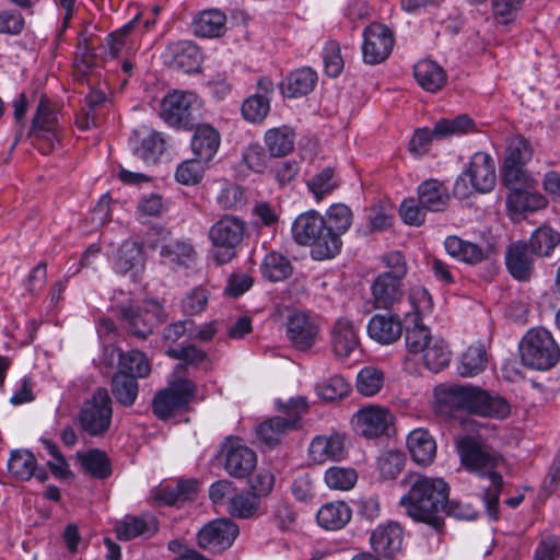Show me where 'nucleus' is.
Here are the masks:
<instances>
[{"instance_id": "58836bf2", "label": "nucleus", "mask_w": 560, "mask_h": 560, "mask_svg": "<svg viewBox=\"0 0 560 560\" xmlns=\"http://www.w3.org/2000/svg\"><path fill=\"white\" fill-rule=\"evenodd\" d=\"M444 247L448 255L468 265H477L488 258L487 252L479 245L462 240L458 236H447Z\"/></svg>"}, {"instance_id": "6e6d98bb", "label": "nucleus", "mask_w": 560, "mask_h": 560, "mask_svg": "<svg viewBox=\"0 0 560 560\" xmlns=\"http://www.w3.org/2000/svg\"><path fill=\"white\" fill-rule=\"evenodd\" d=\"M324 479L329 489L347 491L354 487L358 475L353 468L332 466L325 471Z\"/></svg>"}, {"instance_id": "c9c22d12", "label": "nucleus", "mask_w": 560, "mask_h": 560, "mask_svg": "<svg viewBox=\"0 0 560 560\" xmlns=\"http://www.w3.org/2000/svg\"><path fill=\"white\" fill-rule=\"evenodd\" d=\"M8 469L20 480H30L33 476L40 481L47 479L46 471L37 470L35 456L26 450H15L11 453Z\"/></svg>"}, {"instance_id": "c03bdc74", "label": "nucleus", "mask_w": 560, "mask_h": 560, "mask_svg": "<svg viewBox=\"0 0 560 560\" xmlns=\"http://www.w3.org/2000/svg\"><path fill=\"white\" fill-rule=\"evenodd\" d=\"M160 255L164 264L183 267H188L197 256L194 246L185 241H176L162 246Z\"/></svg>"}, {"instance_id": "4468645a", "label": "nucleus", "mask_w": 560, "mask_h": 560, "mask_svg": "<svg viewBox=\"0 0 560 560\" xmlns=\"http://www.w3.org/2000/svg\"><path fill=\"white\" fill-rule=\"evenodd\" d=\"M238 526L228 518L209 522L197 534L198 546L211 552H221L232 546L238 536Z\"/></svg>"}, {"instance_id": "8fccbe9b", "label": "nucleus", "mask_w": 560, "mask_h": 560, "mask_svg": "<svg viewBox=\"0 0 560 560\" xmlns=\"http://www.w3.org/2000/svg\"><path fill=\"white\" fill-rule=\"evenodd\" d=\"M78 457L85 472L94 478L104 479L110 476L112 467L107 455L100 450L79 453Z\"/></svg>"}, {"instance_id": "7c9ffc66", "label": "nucleus", "mask_w": 560, "mask_h": 560, "mask_svg": "<svg viewBox=\"0 0 560 560\" xmlns=\"http://www.w3.org/2000/svg\"><path fill=\"white\" fill-rule=\"evenodd\" d=\"M219 131L208 124L197 125L191 138V149L195 156L206 161L212 160L220 147Z\"/></svg>"}, {"instance_id": "ddd939ff", "label": "nucleus", "mask_w": 560, "mask_h": 560, "mask_svg": "<svg viewBox=\"0 0 560 560\" xmlns=\"http://www.w3.org/2000/svg\"><path fill=\"white\" fill-rule=\"evenodd\" d=\"M353 430L366 439H376L389 433L394 424L393 413L380 405L361 407L351 420Z\"/></svg>"}, {"instance_id": "69168bd1", "label": "nucleus", "mask_w": 560, "mask_h": 560, "mask_svg": "<svg viewBox=\"0 0 560 560\" xmlns=\"http://www.w3.org/2000/svg\"><path fill=\"white\" fill-rule=\"evenodd\" d=\"M323 61L326 73L331 77H338L343 69V59L340 54V46L337 42L330 40L323 49Z\"/></svg>"}, {"instance_id": "338daca9", "label": "nucleus", "mask_w": 560, "mask_h": 560, "mask_svg": "<svg viewBox=\"0 0 560 560\" xmlns=\"http://www.w3.org/2000/svg\"><path fill=\"white\" fill-rule=\"evenodd\" d=\"M443 512L456 520L471 521L478 515V510L467 499L445 500Z\"/></svg>"}, {"instance_id": "6ab92c4d", "label": "nucleus", "mask_w": 560, "mask_h": 560, "mask_svg": "<svg viewBox=\"0 0 560 560\" xmlns=\"http://www.w3.org/2000/svg\"><path fill=\"white\" fill-rule=\"evenodd\" d=\"M275 85L267 78H260L257 81V93L248 96L242 104V115L244 119L252 124H259L265 120L270 110V100L273 94Z\"/></svg>"}, {"instance_id": "6e6552de", "label": "nucleus", "mask_w": 560, "mask_h": 560, "mask_svg": "<svg viewBox=\"0 0 560 560\" xmlns=\"http://www.w3.org/2000/svg\"><path fill=\"white\" fill-rule=\"evenodd\" d=\"M495 185V166L493 159L485 153H475L465 172L456 179L454 192L467 197L471 190L489 192Z\"/></svg>"}, {"instance_id": "aec40b11", "label": "nucleus", "mask_w": 560, "mask_h": 560, "mask_svg": "<svg viewBox=\"0 0 560 560\" xmlns=\"http://www.w3.org/2000/svg\"><path fill=\"white\" fill-rule=\"evenodd\" d=\"M404 539V532L399 523L389 521L380 524L371 534L370 544L372 549L385 558H394L400 552Z\"/></svg>"}, {"instance_id": "39448f33", "label": "nucleus", "mask_w": 560, "mask_h": 560, "mask_svg": "<svg viewBox=\"0 0 560 560\" xmlns=\"http://www.w3.org/2000/svg\"><path fill=\"white\" fill-rule=\"evenodd\" d=\"M246 232V223L235 215H223L209 230L213 258L219 265L236 257Z\"/></svg>"}, {"instance_id": "412c9836", "label": "nucleus", "mask_w": 560, "mask_h": 560, "mask_svg": "<svg viewBox=\"0 0 560 560\" xmlns=\"http://www.w3.org/2000/svg\"><path fill=\"white\" fill-rule=\"evenodd\" d=\"M346 454V435L338 432L329 435H317L308 446L310 458L316 464L342 460Z\"/></svg>"}, {"instance_id": "bf43d9fd", "label": "nucleus", "mask_w": 560, "mask_h": 560, "mask_svg": "<svg viewBox=\"0 0 560 560\" xmlns=\"http://www.w3.org/2000/svg\"><path fill=\"white\" fill-rule=\"evenodd\" d=\"M271 158L270 153L259 143H252L242 152V162L244 165L248 170L259 174L268 168Z\"/></svg>"}, {"instance_id": "72a5a7b5", "label": "nucleus", "mask_w": 560, "mask_h": 560, "mask_svg": "<svg viewBox=\"0 0 560 560\" xmlns=\"http://www.w3.org/2000/svg\"><path fill=\"white\" fill-rule=\"evenodd\" d=\"M470 411L483 416L505 418L510 413L509 402L500 396H491L488 392L475 387Z\"/></svg>"}, {"instance_id": "473e14b6", "label": "nucleus", "mask_w": 560, "mask_h": 560, "mask_svg": "<svg viewBox=\"0 0 560 560\" xmlns=\"http://www.w3.org/2000/svg\"><path fill=\"white\" fill-rule=\"evenodd\" d=\"M406 348L410 354H421L436 337L431 335L430 328L417 315H406Z\"/></svg>"}, {"instance_id": "052dcab7", "label": "nucleus", "mask_w": 560, "mask_h": 560, "mask_svg": "<svg viewBox=\"0 0 560 560\" xmlns=\"http://www.w3.org/2000/svg\"><path fill=\"white\" fill-rule=\"evenodd\" d=\"M141 261V248L135 242H125L117 250L114 267L117 272L126 273Z\"/></svg>"}, {"instance_id": "f3484780", "label": "nucleus", "mask_w": 560, "mask_h": 560, "mask_svg": "<svg viewBox=\"0 0 560 560\" xmlns=\"http://www.w3.org/2000/svg\"><path fill=\"white\" fill-rule=\"evenodd\" d=\"M30 136L35 140H44L48 148L58 142V117L55 105L42 97L30 130Z\"/></svg>"}, {"instance_id": "4c0bfd02", "label": "nucleus", "mask_w": 560, "mask_h": 560, "mask_svg": "<svg viewBox=\"0 0 560 560\" xmlns=\"http://www.w3.org/2000/svg\"><path fill=\"white\" fill-rule=\"evenodd\" d=\"M352 511L343 501L324 504L317 512L316 520L327 530L343 528L351 520Z\"/></svg>"}, {"instance_id": "b1692460", "label": "nucleus", "mask_w": 560, "mask_h": 560, "mask_svg": "<svg viewBox=\"0 0 560 560\" xmlns=\"http://www.w3.org/2000/svg\"><path fill=\"white\" fill-rule=\"evenodd\" d=\"M164 58L170 67L190 73L199 68L201 52L192 42L179 40L167 46Z\"/></svg>"}, {"instance_id": "f8f14e48", "label": "nucleus", "mask_w": 560, "mask_h": 560, "mask_svg": "<svg viewBox=\"0 0 560 560\" xmlns=\"http://www.w3.org/2000/svg\"><path fill=\"white\" fill-rule=\"evenodd\" d=\"M112 415L110 397L105 388L98 387L92 397L83 404L80 411V423L90 435H103L109 429Z\"/></svg>"}, {"instance_id": "423d86ee", "label": "nucleus", "mask_w": 560, "mask_h": 560, "mask_svg": "<svg viewBox=\"0 0 560 560\" xmlns=\"http://www.w3.org/2000/svg\"><path fill=\"white\" fill-rule=\"evenodd\" d=\"M520 352L524 365L535 370H548L560 358L557 342L545 328L530 329L520 343Z\"/></svg>"}, {"instance_id": "09e8293b", "label": "nucleus", "mask_w": 560, "mask_h": 560, "mask_svg": "<svg viewBox=\"0 0 560 560\" xmlns=\"http://www.w3.org/2000/svg\"><path fill=\"white\" fill-rule=\"evenodd\" d=\"M487 352L481 343L472 345L462 354L458 373L470 377L482 372L487 366Z\"/></svg>"}, {"instance_id": "c85d7f7f", "label": "nucleus", "mask_w": 560, "mask_h": 560, "mask_svg": "<svg viewBox=\"0 0 560 560\" xmlns=\"http://www.w3.org/2000/svg\"><path fill=\"white\" fill-rule=\"evenodd\" d=\"M474 390V386L442 385L435 388V398L438 404L448 411L456 409H466L470 411Z\"/></svg>"}, {"instance_id": "5701e85b", "label": "nucleus", "mask_w": 560, "mask_h": 560, "mask_svg": "<svg viewBox=\"0 0 560 560\" xmlns=\"http://www.w3.org/2000/svg\"><path fill=\"white\" fill-rule=\"evenodd\" d=\"M256 453L238 440H229L225 454V470L234 478L247 477L256 467Z\"/></svg>"}, {"instance_id": "f03ea898", "label": "nucleus", "mask_w": 560, "mask_h": 560, "mask_svg": "<svg viewBox=\"0 0 560 560\" xmlns=\"http://www.w3.org/2000/svg\"><path fill=\"white\" fill-rule=\"evenodd\" d=\"M455 445L460 465L468 472L490 480L491 485L485 489L482 499L489 515L497 518L503 485V478L498 471V467L503 462L502 456L480 436H459Z\"/></svg>"}, {"instance_id": "7ed1b4c3", "label": "nucleus", "mask_w": 560, "mask_h": 560, "mask_svg": "<svg viewBox=\"0 0 560 560\" xmlns=\"http://www.w3.org/2000/svg\"><path fill=\"white\" fill-rule=\"evenodd\" d=\"M292 237L302 246L312 247V256L315 259H330L339 254L342 242L327 230L326 221L315 210L299 214L292 223Z\"/></svg>"}, {"instance_id": "79ce46f5", "label": "nucleus", "mask_w": 560, "mask_h": 560, "mask_svg": "<svg viewBox=\"0 0 560 560\" xmlns=\"http://www.w3.org/2000/svg\"><path fill=\"white\" fill-rule=\"evenodd\" d=\"M547 207V199L537 192H529L523 188L512 190L506 197V209L510 214L535 212Z\"/></svg>"}, {"instance_id": "e433bc0d", "label": "nucleus", "mask_w": 560, "mask_h": 560, "mask_svg": "<svg viewBox=\"0 0 560 560\" xmlns=\"http://www.w3.org/2000/svg\"><path fill=\"white\" fill-rule=\"evenodd\" d=\"M418 201L428 211H443L450 201V194L443 183L428 179L418 187Z\"/></svg>"}, {"instance_id": "2eb2a0df", "label": "nucleus", "mask_w": 560, "mask_h": 560, "mask_svg": "<svg viewBox=\"0 0 560 560\" xmlns=\"http://www.w3.org/2000/svg\"><path fill=\"white\" fill-rule=\"evenodd\" d=\"M362 54L366 63L383 62L390 55L394 47V35L384 24L372 23L363 33Z\"/></svg>"}, {"instance_id": "a19ab883", "label": "nucleus", "mask_w": 560, "mask_h": 560, "mask_svg": "<svg viewBox=\"0 0 560 560\" xmlns=\"http://www.w3.org/2000/svg\"><path fill=\"white\" fill-rule=\"evenodd\" d=\"M527 245L536 257H550L560 245V232L550 225L542 224L533 231Z\"/></svg>"}, {"instance_id": "4d7b16f0", "label": "nucleus", "mask_w": 560, "mask_h": 560, "mask_svg": "<svg viewBox=\"0 0 560 560\" xmlns=\"http://www.w3.org/2000/svg\"><path fill=\"white\" fill-rule=\"evenodd\" d=\"M208 161L200 158L186 160L180 163L175 172L176 180L183 185L198 184L205 173Z\"/></svg>"}, {"instance_id": "774afa93", "label": "nucleus", "mask_w": 560, "mask_h": 560, "mask_svg": "<svg viewBox=\"0 0 560 560\" xmlns=\"http://www.w3.org/2000/svg\"><path fill=\"white\" fill-rule=\"evenodd\" d=\"M409 303L412 312L406 315H417L422 318L423 314L430 313L433 307V302L430 293L423 287H415L409 292Z\"/></svg>"}, {"instance_id": "2f4dec72", "label": "nucleus", "mask_w": 560, "mask_h": 560, "mask_svg": "<svg viewBox=\"0 0 560 560\" xmlns=\"http://www.w3.org/2000/svg\"><path fill=\"white\" fill-rule=\"evenodd\" d=\"M413 75L418 84L425 91L436 93L446 83L445 70L435 61L423 59L413 67Z\"/></svg>"}, {"instance_id": "a211bd4d", "label": "nucleus", "mask_w": 560, "mask_h": 560, "mask_svg": "<svg viewBox=\"0 0 560 560\" xmlns=\"http://www.w3.org/2000/svg\"><path fill=\"white\" fill-rule=\"evenodd\" d=\"M533 256L526 241L511 243L505 249L504 257L509 273L520 282L529 281L535 269Z\"/></svg>"}, {"instance_id": "ea45409f", "label": "nucleus", "mask_w": 560, "mask_h": 560, "mask_svg": "<svg viewBox=\"0 0 560 560\" xmlns=\"http://www.w3.org/2000/svg\"><path fill=\"white\" fill-rule=\"evenodd\" d=\"M264 142L270 153V156H285L294 149L295 132L287 125L273 127L265 132Z\"/></svg>"}, {"instance_id": "f704fd0d", "label": "nucleus", "mask_w": 560, "mask_h": 560, "mask_svg": "<svg viewBox=\"0 0 560 560\" xmlns=\"http://www.w3.org/2000/svg\"><path fill=\"white\" fill-rule=\"evenodd\" d=\"M192 30L198 37H219L226 31V16L218 9L201 11L192 21Z\"/></svg>"}, {"instance_id": "e2e57ef3", "label": "nucleus", "mask_w": 560, "mask_h": 560, "mask_svg": "<svg viewBox=\"0 0 560 560\" xmlns=\"http://www.w3.org/2000/svg\"><path fill=\"white\" fill-rule=\"evenodd\" d=\"M350 392V384L345 377L335 375L316 385V393L318 397L326 401H334L348 395Z\"/></svg>"}, {"instance_id": "9d476101", "label": "nucleus", "mask_w": 560, "mask_h": 560, "mask_svg": "<svg viewBox=\"0 0 560 560\" xmlns=\"http://www.w3.org/2000/svg\"><path fill=\"white\" fill-rule=\"evenodd\" d=\"M196 384L188 378H178L160 390L152 402L153 413L161 420L186 409L196 397Z\"/></svg>"}, {"instance_id": "a878e982", "label": "nucleus", "mask_w": 560, "mask_h": 560, "mask_svg": "<svg viewBox=\"0 0 560 560\" xmlns=\"http://www.w3.org/2000/svg\"><path fill=\"white\" fill-rule=\"evenodd\" d=\"M369 336L381 345L396 342L402 334V325L399 316L374 315L368 324Z\"/></svg>"}, {"instance_id": "bb28decb", "label": "nucleus", "mask_w": 560, "mask_h": 560, "mask_svg": "<svg viewBox=\"0 0 560 560\" xmlns=\"http://www.w3.org/2000/svg\"><path fill=\"white\" fill-rule=\"evenodd\" d=\"M407 447L411 458L419 465H429L436 455V443L425 429H415L407 436Z\"/></svg>"}, {"instance_id": "0eeeda50", "label": "nucleus", "mask_w": 560, "mask_h": 560, "mask_svg": "<svg viewBox=\"0 0 560 560\" xmlns=\"http://www.w3.org/2000/svg\"><path fill=\"white\" fill-rule=\"evenodd\" d=\"M202 105L192 92L173 91L162 100L160 116L170 126L191 128L201 118Z\"/></svg>"}, {"instance_id": "cd10ccee", "label": "nucleus", "mask_w": 560, "mask_h": 560, "mask_svg": "<svg viewBox=\"0 0 560 560\" xmlns=\"http://www.w3.org/2000/svg\"><path fill=\"white\" fill-rule=\"evenodd\" d=\"M115 532L120 540H131L139 536L151 537L158 532V522L153 516L126 515L116 523Z\"/></svg>"}, {"instance_id": "0e129e2a", "label": "nucleus", "mask_w": 560, "mask_h": 560, "mask_svg": "<svg viewBox=\"0 0 560 560\" xmlns=\"http://www.w3.org/2000/svg\"><path fill=\"white\" fill-rule=\"evenodd\" d=\"M532 156V147L523 136H514L509 140L505 162L525 165Z\"/></svg>"}, {"instance_id": "5fc2aeb1", "label": "nucleus", "mask_w": 560, "mask_h": 560, "mask_svg": "<svg viewBox=\"0 0 560 560\" xmlns=\"http://www.w3.org/2000/svg\"><path fill=\"white\" fill-rule=\"evenodd\" d=\"M325 221L327 230L337 234V237L340 238V235L346 233L351 226L352 212L348 206L336 203L327 210Z\"/></svg>"}, {"instance_id": "680f3d73", "label": "nucleus", "mask_w": 560, "mask_h": 560, "mask_svg": "<svg viewBox=\"0 0 560 560\" xmlns=\"http://www.w3.org/2000/svg\"><path fill=\"white\" fill-rule=\"evenodd\" d=\"M404 465L405 456L398 451L384 452L377 458V469L384 480L395 479L401 472Z\"/></svg>"}, {"instance_id": "c756f323", "label": "nucleus", "mask_w": 560, "mask_h": 560, "mask_svg": "<svg viewBox=\"0 0 560 560\" xmlns=\"http://www.w3.org/2000/svg\"><path fill=\"white\" fill-rule=\"evenodd\" d=\"M317 73L310 67L292 71L281 83V92L287 97H301L311 93L317 83Z\"/></svg>"}, {"instance_id": "dca6fc26", "label": "nucleus", "mask_w": 560, "mask_h": 560, "mask_svg": "<svg viewBox=\"0 0 560 560\" xmlns=\"http://www.w3.org/2000/svg\"><path fill=\"white\" fill-rule=\"evenodd\" d=\"M371 295L375 310H393L404 298L402 281L390 272H382L371 284Z\"/></svg>"}, {"instance_id": "13d9d810", "label": "nucleus", "mask_w": 560, "mask_h": 560, "mask_svg": "<svg viewBox=\"0 0 560 560\" xmlns=\"http://www.w3.org/2000/svg\"><path fill=\"white\" fill-rule=\"evenodd\" d=\"M258 508L259 499L249 491L234 494L229 502L230 514L240 518L252 517Z\"/></svg>"}, {"instance_id": "1a4fd4ad", "label": "nucleus", "mask_w": 560, "mask_h": 560, "mask_svg": "<svg viewBox=\"0 0 560 560\" xmlns=\"http://www.w3.org/2000/svg\"><path fill=\"white\" fill-rule=\"evenodd\" d=\"M165 318L164 308L155 301L120 307V319L125 328L132 337L141 340L148 339Z\"/></svg>"}, {"instance_id": "9b49d317", "label": "nucleus", "mask_w": 560, "mask_h": 560, "mask_svg": "<svg viewBox=\"0 0 560 560\" xmlns=\"http://www.w3.org/2000/svg\"><path fill=\"white\" fill-rule=\"evenodd\" d=\"M285 337L298 351L311 350L320 337V318L307 311L293 310L284 322Z\"/></svg>"}, {"instance_id": "37998d69", "label": "nucleus", "mask_w": 560, "mask_h": 560, "mask_svg": "<svg viewBox=\"0 0 560 560\" xmlns=\"http://www.w3.org/2000/svg\"><path fill=\"white\" fill-rule=\"evenodd\" d=\"M451 354L447 343L436 337L421 353V360L429 371L438 373L450 364Z\"/></svg>"}, {"instance_id": "f257e3e1", "label": "nucleus", "mask_w": 560, "mask_h": 560, "mask_svg": "<svg viewBox=\"0 0 560 560\" xmlns=\"http://www.w3.org/2000/svg\"><path fill=\"white\" fill-rule=\"evenodd\" d=\"M409 488L399 505L416 522L424 523L436 533L444 528L443 505L448 495V486L440 478H429L409 472L401 481Z\"/></svg>"}, {"instance_id": "864d4df0", "label": "nucleus", "mask_w": 560, "mask_h": 560, "mask_svg": "<svg viewBox=\"0 0 560 560\" xmlns=\"http://www.w3.org/2000/svg\"><path fill=\"white\" fill-rule=\"evenodd\" d=\"M385 375L382 370L374 366L363 368L357 375V390L366 397L380 393L383 388Z\"/></svg>"}, {"instance_id": "49530a36", "label": "nucleus", "mask_w": 560, "mask_h": 560, "mask_svg": "<svg viewBox=\"0 0 560 560\" xmlns=\"http://www.w3.org/2000/svg\"><path fill=\"white\" fill-rule=\"evenodd\" d=\"M260 270L265 279L270 282H279L292 275L293 267L285 256L272 252L265 256Z\"/></svg>"}, {"instance_id": "20e7f679", "label": "nucleus", "mask_w": 560, "mask_h": 560, "mask_svg": "<svg viewBox=\"0 0 560 560\" xmlns=\"http://www.w3.org/2000/svg\"><path fill=\"white\" fill-rule=\"evenodd\" d=\"M277 407L284 416L271 417L256 428L257 438L270 448L277 446L290 431L299 428L300 420L307 410V402L304 397H296L287 404L277 401Z\"/></svg>"}, {"instance_id": "393cba45", "label": "nucleus", "mask_w": 560, "mask_h": 560, "mask_svg": "<svg viewBox=\"0 0 560 560\" xmlns=\"http://www.w3.org/2000/svg\"><path fill=\"white\" fill-rule=\"evenodd\" d=\"M130 145L136 155L144 163H155L164 151V140L154 130L143 129L135 132L130 139Z\"/></svg>"}, {"instance_id": "a18cd8bd", "label": "nucleus", "mask_w": 560, "mask_h": 560, "mask_svg": "<svg viewBox=\"0 0 560 560\" xmlns=\"http://www.w3.org/2000/svg\"><path fill=\"white\" fill-rule=\"evenodd\" d=\"M139 386L137 376L116 372L112 378V393L115 399L125 407L135 404L138 397Z\"/></svg>"}, {"instance_id": "4be33fe9", "label": "nucleus", "mask_w": 560, "mask_h": 560, "mask_svg": "<svg viewBox=\"0 0 560 560\" xmlns=\"http://www.w3.org/2000/svg\"><path fill=\"white\" fill-rule=\"evenodd\" d=\"M358 328L347 317L338 318L330 329V347L338 359H347L359 347Z\"/></svg>"}, {"instance_id": "3c124183", "label": "nucleus", "mask_w": 560, "mask_h": 560, "mask_svg": "<svg viewBox=\"0 0 560 560\" xmlns=\"http://www.w3.org/2000/svg\"><path fill=\"white\" fill-rule=\"evenodd\" d=\"M475 130L474 120L467 115H459L453 119H440L433 128L435 139L460 136Z\"/></svg>"}, {"instance_id": "603ef678", "label": "nucleus", "mask_w": 560, "mask_h": 560, "mask_svg": "<svg viewBox=\"0 0 560 560\" xmlns=\"http://www.w3.org/2000/svg\"><path fill=\"white\" fill-rule=\"evenodd\" d=\"M308 190L317 201L332 194L339 187V180L335 176V170L330 166L324 167L306 182Z\"/></svg>"}, {"instance_id": "de8ad7c7", "label": "nucleus", "mask_w": 560, "mask_h": 560, "mask_svg": "<svg viewBox=\"0 0 560 560\" xmlns=\"http://www.w3.org/2000/svg\"><path fill=\"white\" fill-rule=\"evenodd\" d=\"M118 371L131 376L145 377L150 373V363L145 354L139 350L124 352L118 350Z\"/></svg>"}]
</instances>
